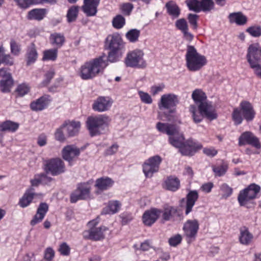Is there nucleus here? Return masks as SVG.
<instances>
[{
	"instance_id": "nucleus-56",
	"label": "nucleus",
	"mask_w": 261,
	"mask_h": 261,
	"mask_svg": "<svg viewBox=\"0 0 261 261\" xmlns=\"http://www.w3.org/2000/svg\"><path fill=\"white\" fill-rule=\"evenodd\" d=\"M165 88V85L163 83L152 86L150 88V92L153 96H155L163 91Z\"/></svg>"
},
{
	"instance_id": "nucleus-8",
	"label": "nucleus",
	"mask_w": 261,
	"mask_h": 261,
	"mask_svg": "<svg viewBox=\"0 0 261 261\" xmlns=\"http://www.w3.org/2000/svg\"><path fill=\"white\" fill-rule=\"evenodd\" d=\"M144 53L142 50L135 49L127 53L124 59V63L127 67L143 68L147 65L144 58Z\"/></svg>"
},
{
	"instance_id": "nucleus-53",
	"label": "nucleus",
	"mask_w": 261,
	"mask_h": 261,
	"mask_svg": "<svg viewBox=\"0 0 261 261\" xmlns=\"http://www.w3.org/2000/svg\"><path fill=\"white\" fill-rule=\"evenodd\" d=\"M10 44L11 53L15 56H18L21 50L20 45L14 39L11 40Z\"/></svg>"
},
{
	"instance_id": "nucleus-20",
	"label": "nucleus",
	"mask_w": 261,
	"mask_h": 261,
	"mask_svg": "<svg viewBox=\"0 0 261 261\" xmlns=\"http://www.w3.org/2000/svg\"><path fill=\"white\" fill-rule=\"evenodd\" d=\"M247 144L251 145L256 148H259L260 147V145L258 139L250 132L243 133L239 139V144L240 146Z\"/></svg>"
},
{
	"instance_id": "nucleus-15",
	"label": "nucleus",
	"mask_w": 261,
	"mask_h": 261,
	"mask_svg": "<svg viewBox=\"0 0 261 261\" xmlns=\"http://www.w3.org/2000/svg\"><path fill=\"white\" fill-rule=\"evenodd\" d=\"M162 213V210L154 207L146 210L142 217L143 224L147 226H152L161 217Z\"/></svg>"
},
{
	"instance_id": "nucleus-38",
	"label": "nucleus",
	"mask_w": 261,
	"mask_h": 261,
	"mask_svg": "<svg viewBox=\"0 0 261 261\" xmlns=\"http://www.w3.org/2000/svg\"><path fill=\"white\" fill-rule=\"evenodd\" d=\"M49 39L50 43L58 47H61L65 42L64 36L60 33H55L51 34Z\"/></svg>"
},
{
	"instance_id": "nucleus-60",
	"label": "nucleus",
	"mask_w": 261,
	"mask_h": 261,
	"mask_svg": "<svg viewBox=\"0 0 261 261\" xmlns=\"http://www.w3.org/2000/svg\"><path fill=\"white\" fill-rule=\"evenodd\" d=\"M18 94L20 96H23L27 94L30 91V87L25 84L19 85L16 90Z\"/></svg>"
},
{
	"instance_id": "nucleus-17",
	"label": "nucleus",
	"mask_w": 261,
	"mask_h": 261,
	"mask_svg": "<svg viewBox=\"0 0 261 261\" xmlns=\"http://www.w3.org/2000/svg\"><path fill=\"white\" fill-rule=\"evenodd\" d=\"M156 127L159 132L166 133L169 135V141L170 143V138L175 139L180 134L179 128L177 126L167 123L158 122Z\"/></svg>"
},
{
	"instance_id": "nucleus-46",
	"label": "nucleus",
	"mask_w": 261,
	"mask_h": 261,
	"mask_svg": "<svg viewBox=\"0 0 261 261\" xmlns=\"http://www.w3.org/2000/svg\"><path fill=\"white\" fill-rule=\"evenodd\" d=\"M168 12L172 16L177 17L180 14V10L177 6L173 2L166 4Z\"/></svg>"
},
{
	"instance_id": "nucleus-58",
	"label": "nucleus",
	"mask_w": 261,
	"mask_h": 261,
	"mask_svg": "<svg viewBox=\"0 0 261 261\" xmlns=\"http://www.w3.org/2000/svg\"><path fill=\"white\" fill-rule=\"evenodd\" d=\"M120 8L124 14L129 15L133 9L134 6L131 3H126L122 4Z\"/></svg>"
},
{
	"instance_id": "nucleus-24",
	"label": "nucleus",
	"mask_w": 261,
	"mask_h": 261,
	"mask_svg": "<svg viewBox=\"0 0 261 261\" xmlns=\"http://www.w3.org/2000/svg\"><path fill=\"white\" fill-rule=\"evenodd\" d=\"M63 127L67 130L69 136H74L80 131L81 123L79 121L67 120L63 123Z\"/></svg>"
},
{
	"instance_id": "nucleus-3",
	"label": "nucleus",
	"mask_w": 261,
	"mask_h": 261,
	"mask_svg": "<svg viewBox=\"0 0 261 261\" xmlns=\"http://www.w3.org/2000/svg\"><path fill=\"white\" fill-rule=\"evenodd\" d=\"M185 57L187 67L191 71H198L207 63L206 57L198 53L193 46H188Z\"/></svg>"
},
{
	"instance_id": "nucleus-64",
	"label": "nucleus",
	"mask_w": 261,
	"mask_h": 261,
	"mask_svg": "<svg viewBox=\"0 0 261 261\" xmlns=\"http://www.w3.org/2000/svg\"><path fill=\"white\" fill-rule=\"evenodd\" d=\"M213 187L214 184L213 182H207L202 184L200 189L205 193H209L211 192Z\"/></svg>"
},
{
	"instance_id": "nucleus-25",
	"label": "nucleus",
	"mask_w": 261,
	"mask_h": 261,
	"mask_svg": "<svg viewBox=\"0 0 261 261\" xmlns=\"http://www.w3.org/2000/svg\"><path fill=\"white\" fill-rule=\"evenodd\" d=\"M48 210V206L46 203H40L37 208L36 214L31 221V225L34 226L41 222L44 219Z\"/></svg>"
},
{
	"instance_id": "nucleus-4",
	"label": "nucleus",
	"mask_w": 261,
	"mask_h": 261,
	"mask_svg": "<svg viewBox=\"0 0 261 261\" xmlns=\"http://www.w3.org/2000/svg\"><path fill=\"white\" fill-rule=\"evenodd\" d=\"M183 135L180 133L177 137L173 139L170 138V144L175 147L179 148V151L183 155H192L197 150L202 148V145L193 140L184 141Z\"/></svg>"
},
{
	"instance_id": "nucleus-50",
	"label": "nucleus",
	"mask_w": 261,
	"mask_h": 261,
	"mask_svg": "<svg viewBox=\"0 0 261 261\" xmlns=\"http://www.w3.org/2000/svg\"><path fill=\"white\" fill-rule=\"evenodd\" d=\"M227 166L225 164H222L219 166L213 167V171L216 176H221L223 175L227 170Z\"/></svg>"
},
{
	"instance_id": "nucleus-41",
	"label": "nucleus",
	"mask_w": 261,
	"mask_h": 261,
	"mask_svg": "<svg viewBox=\"0 0 261 261\" xmlns=\"http://www.w3.org/2000/svg\"><path fill=\"white\" fill-rule=\"evenodd\" d=\"M79 9L80 7L77 6H72L69 8L66 15L68 22L71 23L76 20Z\"/></svg>"
},
{
	"instance_id": "nucleus-6",
	"label": "nucleus",
	"mask_w": 261,
	"mask_h": 261,
	"mask_svg": "<svg viewBox=\"0 0 261 261\" xmlns=\"http://www.w3.org/2000/svg\"><path fill=\"white\" fill-rule=\"evenodd\" d=\"M99 222L98 217L88 222L87 224L88 229L83 232L84 238L93 241H99L104 239L105 232L108 230V228L104 226L97 227Z\"/></svg>"
},
{
	"instance_id": "nucleus-14",
	"label": "nucleus",
	"mask_w": 261,
	"mask_h": 261,
	"mask_svg": "<svg viewBox=\"0 0 261 261\" xmlns=\"http://www.w3.org/2000/svg\"><path fill=\"white\" fill-rule=\"evenodd\" d=\"M178 100L177 96L173 94H165L163 95L158 103V107L160 110H169V112L174 114L175 109L174 108L178 103Z\"/></svg>"
},
{
	"instance_id": "nucleus-52",
	"label": "nucleus",
	"mask_w": 261,
	"mask_h": 261,
	"mask_svg": "<svg viewBox=\"0 0 261 261\" xmlns=\"http://www.w3.org/2000/svg\"><path fill=\"white\" fill-rule=\"evenodd\" d=\"M14 1L19 7L23 9L28 8L31 5L38 4L37 0H14Z\"/></svg>"
},
{
	"instance_id": "nucleus-43",
	"label": "nucleus",
	"mask_w": 261,
	"mask_h": 261,
	"mask_svg": "<svg viewBox=\"0 0 261 261\" xmlns=\"http://www.w3.org/2000/svg\"><path fill=\"white\" fill-rule=\"evenodd\" d=\"M122 54L121 50H109L108 60L112 63L116 62L121 58Z\"/></svg>"
},
{
	"instance_id": "nucleus-36",
	"label": "nucleus",
	"mask_w": 261,
	"mask_h": 261,
	"mask_svg": "<svg viewBox=\"0 0 261 261\" xmlns=\"http://www.w3.org/2000/svg\"><path fill=\"white\" fill-rule=\"evenodd\" d=\"M162 213V219L164 221H167L170 220L177 213V208L174 206L167 205L164 207Z\"/></svg>"
},
{
	"instance_id": "nucleus-33",
	"label": "nucleus",
	"mask_w": 261,
	"mask_h": 261,
	"mask_svg": "<svg viewBox=\"0 0 261 261\" xmlns=\"http://www.w3.org/2000/svg\"><path fill=\"white\" fill-rule=\"evenodd\" d=\"M46 12L44 9H34L29 12L28 18L30 20L40 21L45 17Z\"/></svg>"
},
{
	"instance_id": "nucleus-7",
	"label": "nucleus",
	"mask_w": 261,
	"mask_h": 261,
	"mask_svg": "<svg viewBox=\"0 0 261 261\" xmlns=\"http://www.w3.org/2000/svg\"><path fill=\"white\" fill-rule=\"evenodd\" d=\"M109 122V118L105 115L89 117L86 121V126L90 135L94 136L102 133Z\"/></svg>"
},
{
	"instance_id": "nucleus-49",
	"label": "nucleus",
	"mask_w": 261,
	"mask_h": 261,
	"mask_svg": "<svg viewBox=\"0 0 261 261\" xmlns=\"http://www.w3.org/2000/svg\"><path fill=\"white\" fill-rule=\"evenodd\" d=\"M187 4L190 10L197 12L201 11L200 1L198 0H187Z\"/></svg>"
},
{
	"instance_id": "nucleus-37",
	"label": "nucleus",
	"mask_w": 261,
	"mask_h": 261,
	"mask_svg": "<svg viewBox=\"0 0 261 261\" xmlns=\"http://www.w3.org/2000/svg\"><path fill=\"white\" fill-rule=\"evenodd\" d=\"M38 58V54L35 45L32 44L28 49L27 53V64L30 65L34 63Z\"/></svg>"
},
{
	"instance_id": "nucleus-32",
	"label": "nucleus",
	"mask_w": 261,
	"mask_h": 261,
	"mask_svg": "<svg viewBox=\"0 0 261 261\" xmlns=\"http://www.w3.org/2000/svg\"><path fill=\"white\" fill-rule=\"evenodd\" d=\"M253 239L252 234L249 231L246 227L241 228L240 229V233L239 236V241L243 245H249Z\"/></svg>"
},
{
	"instance_id": "nucleus-34",
	"label": "nucleus",
	"mask_w": 261,
	"mask_h": 261,
	"mask_svg": "<svg viewBox=\"0 0 261 261\" xmlns=\"http://www.w3.org/2000/svg\"><path fill=\"white\" fill-rule=\"evenodd\" d=\"M19 123L11 121H6L0 124L1 132H15L18 128Z\"/></svg>"
},
{
	"instance_id": "nucleus-30",
	"label": "nucleus",
	"mask_w": 261,
	"mask_h": 261,
	"mask_svg": "<svg viewBox=\"0 0 261 261\" xmlns=\"http://www.w3.org/2000/svg\"><path fill=\"white\" fill-rule=\"evenodd\" d=\"M121 203L118 200H111L108 202V205L103 208L102 214L113 215L118 213L121 207Z\"/></svg>"
},
{
	"instance_id": "nucleus-55",
	"label": "nucleus",
	"mask_w": 261,
	"mask_h": 261,
	"mask_svg": "<svg viewBox=\"0 0 261 261\" xmlns=\"http://www.w3.org/2000/svg\"><path fill=\"white\" fill-rule=\"evenodd\" d=\"M214 3L212 0H202L200 1L201 11H210L213 9Z\"/></svg>"
},
{
	"instance_id": "nucleus-29",
	"label": "nucleus",
	"mask_w": 261,
	"mask_h": 261,
	"mask_svg": "<svg viewBox=\"0 0 261 261\" xmlns=\"http://www.w3.org/2000/svg\"><path fill=\"white\" fill-rule=\"evenodd\" d=\"M198 198V193L196 190L190 191L187 195V202L185 214H189L192 210L193 206Z\"/></svg>"
},
{
	"instance_id": "nucleus-11",
	"label": "nucleus",
	"mask_w": 261,
	"mask_h": 261,
	"mask_svg": "<svg viewBox=\"0 0 261 261\" xmlns=\"http://www.w3.org/2000/svg\"><path fill=\"white\" fill-rule=\"evenodd\" d=\"M260 191V187L251 184L247 188L240 191L238 200L241 206L246 205L250 201L255 199Z\"/></svg>"
},
{
	"instance_id": "nucleus-10",
	"label": "nucleus",
	"mask_w": 261,
	"mask_h": 261,
	"mask_svg": "<svg viewBox=\"0 0 261 261\" xmlns=\"http://www.w3.org/2000/svg\"><path fill=\"white\" fill-rule=\"evenodd\" d=\"M44 170L46 173L57 176L65 171V166L61 159L53 158L44 162Z\"/></svg>"
},
{
	"instance_id": "nucleus-59",
	"label": "nucleus",
	"mask_w": 261,
	"mask_h": 261,
	"mask_svg": "<svg viewBox=\"0 0 261 261\" xmlns=\"http://www.w3.org/2000/svg\"><path fill=\"white\" fill-rule=\"evenodd\" d=\"M59 252L64 256H67L70 254V248L66 243H62L58 249Z\"/></svg>"
},
{
	"instance_id": "nucleus-35",
	"label": "nucleus",
	"mask_w": 261,
	"mask_h": 261,
	"mask_svg": "<svg viewBox=\"0 0 261 261\" xmlns=\"http://www.w3.org/2000/svg\"><path fill=\"white\" fill-rule=\"evenodd\" d=\"M231 23H236L238 25H243L247 22V18L241 12L232 13L228 16Z\"/></svg>"
},
{
	"instance_id": "nucleus-18",
	"label": "nucleus",
	"mask_w": 261,
	"mask_h": 261,
	"mask_svg": "<svg viewBox=\"0 0 261 261\" xmlns=\"http://www.w3.org/2000/svg\"><path fill=\"white\" fill-rule=\"evenodd\" d=\"M106 43L109 50H122L124 46L121 37L117 33L109 35Z\"/></svg>"
},
{
	"instance_id": "nucleus-54",
	"label": "nucleus",
	"mask_w": 261,
	"mask_h": 261,
	"mask_svg": "<svg viewBox=\"0 0 261 261\" xmlns=\"http://www.w3.org/2000/svg\"><path fill=\"white\" fill-rule=\"evenodd\" d=\"M257 61L249 64L250 68L253 70L254 74L258 77L261 79V64Z\"/></svg>"
},
{
	"instance_id": "nucleus-63",
	"label": "nucleus",
	"mask_w": 261,
	"mask_h": 261,
	"mask_svg": "<svg viewBox=\"0 0 261 261\" xmlns=\"http://www.w3.org/2000/svg\"><path fill=\"white\" fill-rule=\"evenodd\" d=\"M65 129L62 125L59 128H58L55 134V138L57 140L59 141H63L65 140V137L63 134V129Z\"/></svg>"
},
{
	"instance_id": "nucleus-61",
	"label": "nucleus",
	"mask_w": 261,
	"mask_h": 261,
	"mask_svg": "<svg viewBox=\"0 0 261 261\" xmlns=\"http://www.w3.org/2000/svg\"><path fill=\"white\" fill-rule=\"evenodd\" d=\"M182 240L181 236L179 234H177L169 239V243L171 246H176L180 243Z\"/></svg>"
},
{
	"instance_id": "nucleus-48",
	"label": "nucleus",
	"mask_w": 261,
	"mask_h": 261,
	"mask_svg": "<svg viewBox=\"0 0 261 261\" xmlns=\"http://www.w3.org/2000/svg\"><path fill=\"white\" fill-rule=\"evenodd\" d=\"M220 191L222 192V197L226 199L231 195L233 190L227 184L224 183L220 186Z\"/></svg>"
},
{
	"instance_id": "nucleus-12",
	"label": "nucleus",
	"mask_w": 261,
	"mask_h": 261,
	"mask_svg": "<svg viewBox=\"0 0 261 261\" xmlns=\"http://www.w3.org/2000/svg\"><path fill=\"white\" fill-rule=\"evenodd\" d=\"M92 181L80 183L77 185L76 189L71 194L70 201L72 203L79 200L86 199L90 197Z\"/></svg>"
},
{
	"instance_id": "nucleus-16",
	"label": "nucleus",
	"mask_w": 261,
	"mask_h": 261,
	"mask_svg": "<svg viewBox=\"0 0 261 261\" xmlns=\"http://www.w3.org/2000/svg\"><path fill=\"white\" fill-rule=\"evenodd\" d=\"M113 102L112 99L109 97L99 96L94 101L92 109L98 112L107 111L111 107Z\"/></svg>"
},
{
	"instance_id": "nucleus-39",
	"label": "nucleus",
	"mask_w": 261,
	"mask_h": 261,
	"mask_svg": "<svg viewBox=\"0 0 261 261\" xmlns=\"http://www.w3.org/2000/svg\"><path fill=\"white\" fill-rule=\"evenodd\" d=\"M52 180L51 177H48L45 174L42 173L35 175L34 178L31 180L32 186H38L41 183H46L47 181H50Z\"/></svg>"
},
{
	"instance_id": "nucleus-57",
	"label": "nucleus",
	"mask_w": 261,
	"mask_h": 261,
	"mask_svg": "<svg viewBox=\"0 0 261 261\" xmlns=\"http://www.w3.org/2000/svg\"><path fill=\"white\" fill-rule=\"evenodd\" d=\"M247 32L253 37H259L261 36V27L253 26L249 27L247 29Z\"/></svg>"
},
{
	"instance_id": "nucleus-27",
	"label": "nucleus",
	"mask_w": 261,
	"mask_h": 261,
	"mask_svg": "<svg viewBox=\"0 0 261 261\" xmlns=\"http://www.w3.org/2000/svg\"><path fill=\"white\" fill-rule=\"evenodd\" d=\"M50 100L48 96H43L31 102L30 107L33 111H39L45 109L49 104Z\"/></svg>"
},
{
	"instance_id": "nucleus-2",
	"label": "nucleus",
	"mask_w": 261,
	"mask_h": 261,
	"mask_svg": "<svg viewBox=\"0 0 261 261\" xmlns=\"http://www.w3.org/2000/svg\"><path fill=\"white\" fill-rule=\"evenodd\" d=\"M189 111L192 114L194 122L196 123L201 122L204 117L210 120L217 118L215 107L208 101L199 103L198 108L195 105H191Z\"/></svg>"
},
{
	"instance_id": "nucleus-47",
	"label": "nucleus",
	"mask_w": 261,
	"mask_h": 261,
	"mask_svg": "<svg viewBox=\"0 0 261 261\" xmlns=\"http://www.w3.org/2000/svg\"><path fill=\"white\" fill-rule=\"evenodd\" d=\"M125 23V19L123 16L121 15H117L113 18L112 20V25L114 28L120 29H121Z\"/></svg>"
},
{
	"instance_id": "nucleus-42",
	"label": "nucleus",
	"mask_w": 261,
	"mask_h": 261,
	"mask_svg": "<svg viewBox=\"0 0 261 261\" xmlns=\"http://www.w3.org/2000/svg\"><path fill=\"white\" fill-rule=\"evenodd\" d=\"M57 49H50L43 51V61H55L57 57Z\"/></svg>"
},
{
	"instance_id": "nucleus-62",
	"label": "nucleus",
	"mask_w": 261,
	"mask_h": 261,
	"mask_svg": "<svg viewBox=\"0 0 261 261\" xmlns=\"http://www.w3.org/2000/svg\"><path fill=\"white\" fill-rule=\"evenodd\" d=\"M55 257V251L51 247L47 248L44 253V258L46 261H51Z\"/></svg>"
},
{
	"instance_id": "nucleus-19",
	"label": "nucleus",
	"mask_w": 261,
	"mask_h": 261,
	"mask_svg": "<svg viewBox=\"0 0 261 261\" xmlns=\"http://www.w3.org/2000/svg\"><path fill=\"white\" fill-rule=\"evenodd\" d=\"M100 0H84L82 10L87 16L91 17L96 15L97 7Z\"/></svg>"
},
{
	"instance_id": "nucleus-21",
	"label": "nucleus",
	"mask_w": 261,
	"mask_h": 261,
	"mask_svg": "<svg viewBox=\"0 0 261 261\" xmlns=\"http://www.w3.org/2000/svg\"><path fill=\"white\" fill-rule=\"evenodd\" d=\"M259 50V45L258 43L249 45L246 54V59L249 65L259 61L260 59L258 56Z\"/></svg>"
},
{
	"instance_id": "nucleus-28",
	"label": "nucleus",
	"mask_w": 261,
	"mask_h": 261,
	"mask_svg": "<svg viewBox=\"0 0 261 261\" xmlns=\"http://www.w3.org/2000/svg\"><path fill=\"white\" fill-rule=\"evenodd\" d=\"M175 26L183 33L187 40L190 41L193 39V36L189 32L188 23L185 19L177 20L175 22Z\"/></svg>"
},
{
	"instance_id": "nucleus-44",
	"label": "nucleus",
	"mask_w": 261,
	"mask_h": 261,
	"mask_svg": "<svg viewBox=\"0 0 261 261\" xmlns=\"http://www.w3.org/2000/svg\"><path fill=\"white\" fill-rule=\"evenodd\" d=\"M140 34V32L139 30L131 29L126 33L125 37L129 42L135 43L138 40Z\"/></svg>"
},
{
	"instance_id": "nucleus-40",
	"label": "nucleus",
	"mask_w": 261,
	"mask_h": 261,
	"mask_svg": "<svg viewBox=\"0 0 261 261\" xmlns=\"http://www.w3.org/2000/svg\"><path fill=\"white\" fill-rule=\"evenodd\" d=\"M192 97L195 102L197 105L207 101L205 94L201 90H194L192 94Z\"/></svg>"
},
{
	"instance_id": "nucleus-5",
	"label": "nucleus",
	"mask_w": 261,
	"mask_h": 261,
	"mask_svg": "<svg viewBox=\"0 0 261 261\" xmlns=\"http://www.w3.org/2000/svg\"><path fill=\"white\" fill-rule=\"evenodd\" d=\"M255 112L251 104L246 101L241 102L239 108H236L232 113V119L236 125L240 124L244 118L247 121H252Z\"/></svg>"
},
{
	"instance_id": "nucleus-9",
	"label": "nucleus",
	"mask_w": 261,
	"mask_h": 261,
	"mask_svg": "<svg viewBox=\"0 0 261 261\" xmlns=\"http://www.w3.org/2000/svg\"><path fill=\"white\" fill-rule=\"evenodd\" d=\"M199 229V222L197 219H189L184 223L182 230L187 243L191 244L195 240Z\"/></svg>"
},
{
	"instance_id": "nucleus-26",
	"label": "nucleus",
	"mask_w": 261,
	"mask_h": 261,
	"mask_svg": "<svg viewBox=\"0 0 261 261\" xmlns=\"http://www.w3.org/2000/svg\"><path fill=\"white\" fill-rule=\"evenodd\" d=\"M36 195L37 194L35 193L33 188L27 189L22 197L19 199L18 203L19 206L22 208L27 207Z\"/></svg>"
},
{
	"instance_id": "nucleus-1",
	"label": "nucleus",
	"mask_w": 261,
	"mask_h": 261,
	"mask_svg": "<svg viewBox=\"0 0 261 261\" xmlns=\"http://www.w3.org/2000/svg\"><path fill=\"white\" fill-rule=\"evenodd\" d=\"M108 66L104 57H99L85 62L77 70V74L83 80L93 79L103 73Z\"/></svg>"
},
{
	"instance_id": "nucleus-23",
	"label": "nucleus",
	"mask_w": 261,
	"mask_h": 261,
	"mask_svg": "<svg viewBox=\"0 0 261 261\" xmlns=\"http://www.w3.org/2000/svg\"><path fill=\"white\" fill-rule=\"evenodd\" d=\"M81 152V149L74 145H67L62 150L63 159L70 162L75 158L78 156Z\"/></svg>"
},
{
	"instance_id": "nucleus-31",
	"label": "nucleus",
	"mask_w": 261,
	"mask_h": 261,
	"mask_svg": "<svg viewBox=\"0 0 261 261\" xmlns=\"http://www.w3.org/2000/svg\"><path fill=\"white\" fill-rule=\"evenodd\" d=\"M165 188L171 191H176L180 187V181L176 177L170 176L164 181Z\"/></svg>"
},
{
	"instance_id": "nucleus-51",
	"label": "nucleus",
	"mask_w": 261,
	"mask_h": 261,
	"mask_svg": "<svg viewBox=\"0 0 261 261\" xmlns=\"http://www.w3.org/2000/svg\"><path fill=\"white\" fill-rule=\"evenodd\" d=\"M138 93L142 102L149 105L152 103L153 100L151 96L148 93L141 90H139Z\"/></svg>"
},
{
	"instance_id": "nucleus-45",
	"label": "nucleus",
	"mask_w": 261,
	"mask_h": 261,
	"mask_svg": "<svg viewBox=\"0 0 261 261\" xmlns=\"http://www.w3.org/2000/svg\"><path fill=\"white\" fill-rule=\"evenodd\" d=\"M13 80L7 79V80H2L0 81V88L4 93H8L10 91L11 88L13 85Z\"/></svg>"
},
{
	"instance_id": "nucleus-22",
	"label": "nucleus",
	"mask_w": 261,
	"mask_h": 261,
	"mask_svg": "<svg viewBox=\"0 0 261 261\" xmlns=\"http://www.w3.org/2000/svg\"><path fill=\"white\" fill-rule=\"evenodd\" d=\"M114 183L113 179L107 176L97 178L95 184V187L97 189L96 193L99 194L101 192L109 189L113 186Z\"/></svg>"
},
{
	"instance_id": "nucleus-13",
	"label": "nucleus",
	"mask_w": 261,
	"mask_h": 261,
	"mask_svg": "<svg viewBox=\"0 0 261 261\" xmlns=\"http://www.w3.org/2000/svg\"><path fill=\"white\" fill-rule=\"evenodd\" d=\"M162 159L159 155H154L146 160L142 165L143 172L146 178H151L159 170Z\"/></svg>"
}]
</instances>
